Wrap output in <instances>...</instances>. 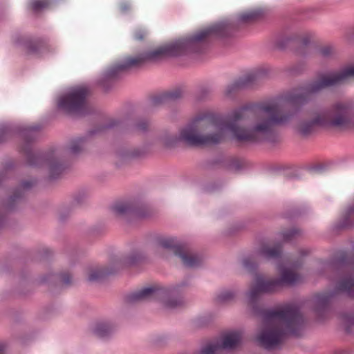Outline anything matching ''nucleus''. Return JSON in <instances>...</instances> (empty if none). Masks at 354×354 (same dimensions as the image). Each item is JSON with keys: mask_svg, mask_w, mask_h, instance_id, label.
Listing matches in <instances>:
<instances>
[{"mask_svg": "<svg viewBox=\"0 0 354 354\" xmlns=\"http://www.w3.org/2000/svg\"><path fill=\"white\" fill-rule=\"evenodd\" d=\"M292 115L277 102L263 103L255 109L245 106L234 110L225 119L206 113L183 127L178 137L165 138L164 143L167 147L178 141L191 146L216 145L225 140L227 132L239 142L268 140L274 135V127L286 124Z\"/></svg>", "mask_w": 354, "mask_h": 354, "instance_id": "f257e3e1", "label": "nucleus"}, {"mask_svg": "<svg viewBox=\"0 0 354 354\" xmlns=\"http://www.w3.org/2000/svg\"><path fill=\"white\" fill-rule=\"evenodd\" d=\"M261 314L263 329L257 335V340L267 349L277 348L288 335L299 336L303 330L304 318L297 307L293 304L263 310Z\"/></svg>", "mask_w": 354, "mask_h": 354, "instance_id": "f03ea898", "label": "nucleus"}, {"mask_svg": "<svg viewBox=\"0 0 354 354\" xmlns=\"http://www.w3.org/2000/svg\"><path fill=\"white\" fill-rule=\"evenodd\" d=\"M227 30V26L223 23L212 25L201 30L192 37L179 39L136 57H127L122 61L113 66L109 73L110 75L114 76L118 73L140 66L147 62L157 61L165 57L183 55L189 48L209 37H224Z\"/></svg>", "mask_w": 354, "mask_h": 354, "instance_id": "7ed1b4c3", "label": "nucleus"}, {"mask_svg": "<svg viewBox=\"0 0 354 354\" xmlns=\"http://www.w3.org/2000/svg\"><path fill=\"white\" fill-rule=\"evenodd\" d=\"M346 129L354 127V106L348 102H337L328 109H314L308 120L301 122L298 129L303 135L312 133L316 127Z\"/></svg>", "mask_w": 354, "mask_h": 354, "instance_id": "20e7f679", "label": "nucleus"}, {"mask_svg": "<svg viewBox=\"0 0 354 354\" xmlns=\"http://www.w3.org/2000/svg\"><path fill=\"white\" fill-rule=\"evenodd\" d=\"M39 129L36 125L23 129L21 133L24 139V146L20 150L26 154L27 161L30 165L38 167L46 165L48 169L49 177L54 179L65 170L66 165L61 159V153L57 150L53 151L46 156L35 154L32 151L30 143L35 140Z\"/></svg>", "mask_w": 354, "mask_h": 354, "instance_id": "39448f33", "label": "nucleus"}, {"mask_svg": "<svg viewBox=\"0 0 354 354\" xmlns=\"http://www.w3.org/2000/svg\"><path fill=\"white\" fill-rule=\"evenodd\" d=\"M353 77H354V64L338 72L322 75L317 80L293 90L286 98L291 104H303L313 93L328 86L344 83Z\"/></svg>", "mask_w": 354, "mask_h": 354, "instance_id": "423d86ee", "label": "nucleus"}, {"mask_svg": "<svg viewBox=\"0 0 354 354\" xmlns=\"http://www.w3.org/2000/svg\"><path fill=\"white\" fill-rule=\"evenodd\" d=\"M279 279H268L263 275L258 274L252 285L248 297L249 304L254 310L261 294L275 292L284 286H292L301 281V276L290 267L279 265Z\"/></svg>", "mask_w": 354, "mask_h": 354, "instance_id": "0eeeda50", "label": "nucleus"}, {"mask_svg": "<svg viewBox=\"0 0 354 354\" xmlns=\"http://www.w3.org/2000/svg\"><path fill=\"white\" fill-rule=\"evenodd\" d=\"M339 271L342 276L337 282L335 291L323 292L315 296L316 311H325L332 297L336 294L342 292L354 297V259L343 254L339 261Z\"/></svg>", "mask_w": 354, "mask_h": 354, "instance_id": "6e6552de", "label": "nucleus"}, {"mask_svg": "<svg viewBox=\"0 0 354 354\" xmlns=\"http://www.w3.org/2000/svg\"><path fill=\"white\" fill-rule=\"evenodd\" d=\"M89 95L88 86H75L57 101L59 109L68 113H83L87 107V97Z\"/></svg>", "mask_w": 354, "mask_h": 354, "instance_id": "1a4fd4ad", "label": "nucleus"}, {"mask_svg": "<svg viewBox=\"0 0 354 354\" xmlns=\"http://www.w3.org/2000/svg\"><path fill=\"white\" fill-rule=\"evenodd\" d=\"M158 245L164 249L170 250L174 255L180 258L185 266L194 268L200 265L201 259L192 253L186 245L180 243L174 238H164L158 241Z\"/></svg>", "mask_w": 354, "mask_h": 354, "instance_id": "9d476101", "label": "nucleus"}, {"mask_svg": "<svg viewBox=\"0 0 354 354\" xmlns=\"http://www.w3.org/2000/svg\"><path fill=\"white\" fill-rule=\"evenodd\" d=\"M242 340V334L239 331H233L226 334L221 344L209 343L204 346L201 354H218L223 348H233L237 346Z\"/></svg>", "mask_w": 354, "mask_h": 354, "instance_id": "9b49d317", "label": "nucleus"}, {"mask_svg": "<svg viewBox=\"0 0 354 354\" xmlns=\"http://www.w3.org/2000/svg\"><path fill=\"white\" fill-rule=\"evenodd\" d=\"M263 73L261 72L250 73L245 76L240 77L238 80L227 86L225 91L227 97H232L239 89L249 87L254 85L261 77Z\"/></svg>", "mask_w": 354, "mask_h": 354, "instance_id": "f8f14e48", "label": "nucleus"}, {"mask_svg": "<svg viewBox=\"0 0 354 354\" xmlns=\"http://www.w3.org/2000/svg\"><path fill=\"white\" fill-rule=\"evenodd\" d=\"M165 293V290L156 287H149L129 294L126 299L128 303L157 299Z\"/></svg>", "mask_w": 354, "mask_h": 354, "instance_id": "ddd939ff", "label": "nucleus"}, {"mask_svg": "<svg viewBox=\"0 0 354 354\" xmlns=\"http://www.w3.org/2000/svg\"><path fill=\"white\" fill-rule=\"evenodd\" d=\"M281 252V245L279 243H264L261 250L260 253L266 258H277Z\"/></svg>", "mask_w": 354, "mask_h": 354, "instance_id": "4468645a", "label": "nucleus"}, {"mask_svg": "<svg viewBox=\"0 0 354 354\" xmlns=\"http://www.w3.org/2000/svg\"><path fill=\"white\" fill-rule=\"evenodd\" d=\"M183 95V91L180 88H176L173 91L163 93L159 96H156L153 98V104H158L163 102L170 100H176L180 97Z\"/></svg>", "mask_w": 354, "mask_h": 354, "instance_id": "2eb2a0df", "label": "nucleus"}, {"mask_svg": "<svg viewBox=\"0 0 354 354\" xmlns=\"http://www.w3.org/2000/svg\"><path fill=\"white\" fill-rule=\"evenodd\" d=\"M262 15L260 10H252L243 12L239 16V20L244 23H250L257 20Z\"/></svg>", "mask_w": 354, "mask_h": 354, "instance_id": "dca6fc26", "label": "nucleus"}, {"mask_svg": "<svg viewBox=\"0 0 354 354\" xmlns=\"http://www.w3.org/2000/svg\"><path fill=\"white\" fill-rule=\"evenodd\" d=\"M53 0H30L29 8L35 12H39L50 7Z\"/></svg>", "mask_w": 354, "mask_h": 354, "instance_id": "f3484780", "label": "nucleus"}, {"mask_svg": "<svg viewBox=\"0 0 354 354\" xmlns=\"http://www.w3.org/2000/svg\"><path fill=\"white\" fill-rule=\"evenodd\" d=\"M140 258V256L137 254L123 257L120 259H117L114 263L118 268L123 266H130L135 264Z\"/></svg>", "mask_w": 354, "mask_h": 354, "instance_id": "a211bd4d", "label": "nucleus"}, {"mask_svg": "<svg viewBox=\"0 0 354 354\" xmlns=\"http://www.w3.org/2000/svg\"><path fill=\"white\" fill-rule=\"evenodd\" d=\"M114 271L113 270H107L104 268H96L90 270L88 276V279L91 281H94L100 279L104 276L111 274Z\"/></svg>", "mask_w": 354, "mask_h": 354, "instance_id": "6ab92c4d", "label": "nucleus"}, {"mask_svg": "<svg viewBox=\"0 0 354 354\" xmlns=\"http://www.w3.org/2000/svg\"><path fill=\"white\" fill-rule=\"evenodd\" d=\"M111 331L112 328L108 323H98L94 329L95 334L100 337L108 336Z\"/></svg>", "mask_w": 354, "mask_h": 354, "instance_id": "aec40b11", "label": "nucleus"}, {"mask_svg": "<svg viewBox=\"0 0 354 354\" xmlns=\"http://www.w3.org/2000/svg\"><path fill=\"white\" fill-rule=\"evenodd\" d=\"M112 209L117 215H123L131 212L132 207L127 203H118L113 206Z\"/></svg>", "mask_w": 354, "mask_h": 354, "instance_id": "412c9836", "label": "nucleus"}, {"mask_svg": "<svg viewBox=\"0 0 354 354\" xmlns=\"http://www.w3.org/2000/svg\"><path fill=\"white\" fill-rule=\"evenodd\" d=\"M34 183L35 182L33 180H28L23 182L21 184V187L19 189H17L10 197V203H14L15 201H16L17 199L22 196L23 194L21 190V188L24 190L28 189L30 188L34 185Z\"/></svg>", "mask_w": 354, "mask_h": 354, "instance_id": "4be33fe9", "label": "nucleus"}, {"mask_svg": "<svg viewBox=\"0 0 354 354\" xmlns=\"http://www.w3.org/2000/svg\"><path fill=\"white\" fill-rule=\"evenodd\" d=\"M84 140L82 138H77L71 142L70 145V152L73 154L79 153L84 147Z\"/></svg>", "mask_w": 354, "mask_h": 354, "instance_id": "5701e85b", "label": "nucleus"}, {"mask_svg": "<svg viewBox=\"0 0 354 354\" xmlns=\"http://www.w3.org/2000/svg\"><path fill=\"white\" fill-rule=\"evenodd\" d=\"M234 297V293L231 290H224L217 296L218 302H227Z\"/></svg>", "mask_w": 354, "mask_h": 354, "instance_id": "b1692460", "label": "nucleus"}, {"mask_svg": "<svg viewBox=\"0 0 354 354\" xmlns=\"http://www.w3.org/2000/svg\"><path fill=\"white\" fill-rule=\"evenodd\" d=\"M243 266L245 269L251 270L256 267L257 263L253 257H248L243 260Z\"/></svg>", "mask_w": 354, "mask_h": 354, "instance_id": "393cba45", "label": "nucleus"}, {"mask_svg": "<svg viewBox=\"0 0 354 354\" xmlns=\"http://www.w3.org/2000/svg\"><path fill=\"white\" fill-rule=\"evenodd\" d=\"M299 234V231L296 229H290L283 233V238L285 241H289Z\"/></svg>", "mask_w": 354, "mask_h": 354, "instance_id": "a878e982", "label": "nucleus"}, {"mask_svg": "<svg viewBox=\"0 0 354 354\" xmlns=\"http://www.w3.org/2000/svg\"><path fill=\"white\" fill-rule=\"evenodd\" d=\"M120 11L122 13L127 12L131 9V5L129 1H122L119 5Z\"/></svg>", "mask_w": 354, "mask_h": 354, "instance_id": "bb28decb", "label": "nucleus"}, {"mask_svg": "<svg viewBox=\"0 0 354 354\" xmlns=\"http://www.w3.org/2000/svg\"><path fill=\"white\" fill-rule=\"evenodd\" d=\"M333 51V49L330 46H324L319 50L321 55H322L324 57L329 56L330 55L332 54Z\"/></svg>", "mask_w": 354, "mask_h": 354, "instance_id": "cd10ccee", "label": "nucleus"}, {"mask_svg": "<svg viewBox=\"0 0 354 354\" xmlns=\"http://www.w3.org/2000/svg\"><path fill=\"white\" fill-rule=\"evenodd\" d=\"M181 301L176 299H171L166 301L165 304L169 308H176L181 305Z\"/></svg>", "mask_w": 354, "mask_h": 354, "instance_id": "c85d7f7f", "label": "nucleus"}, {"mask_svg": "<svg viewBox=\"0 0 354 354\" xmlns=\"http://www.w3.org/2000/svg\"><path fill=\"white\" fill-rule=\"evenodd\" d=\"M61 281L64 284H69L71 283V276L68 273L62 274L60 276Z\"/></svg>", "mask_w": 354, "mask_h": 354, "instance_id": "c756f323", "label": "nucleus"}, {"mask_svg": "<svg viewBox=\"0 0 354 354\" xmlns=\"http://www.w3.org/2000/svg\"><path fill=\"white\" fill-rule=\"evenodd\" d=\"M10 135V130L8 129H4L0 131V139L1 141L4 140V136H8Z\"/></svg>", "mask_w": 354, "mask_h": 354, "instance_id": "7c9ffc66", "label": "nucleus"}, {"mask_svg": "<svg viewBox=\"0 0 354 354\" xmlns=\"http://www.w3.org/2000/svg\"><path fill=\"white\" fill-rule=\"evenodd\" d=\"M354 210L353 209H349L348 212L346 213V221H345V223L344 224V227H348V226H350L351 225V223H350L348 221V217H350L351 216V214L352 212H353Z\"/></svg>", "mask_w": 354, "mask_h": 354, "instance_id": "2f4dec72", "label": "nucleus"}, {"mask_svg": "<svg viewBox=\"0 0 354 354\" xmlns=\"http://www.w3.org/2000/svg\"><path fill=\"white\" fill-rule=\"evenodd\" d=\"M148 127L147 122H142L138 124V129L142 131L146 130Z\"/></svg>", "mask_w": 354, "mask_h": 354, "instance_id": "473e14b6", "label": "nucleus"}, {"mask_svg": "<svg viewBox=\"0 0 354 354\" xmlns=\"http://www.w3.org/2000/svg\"><path fill=\"white\" fill-rule=\"evenodd\" d=\"M134 37L138 40H141L145 37V34L142 32H136L134 34Z\"/></svg>", "mask_w": 354, "mask_h": 354, "instance_id": "72a5a7b5", "label": "nucleus"}, {"mask_svg": "<svg viewBox=\"0 0 354 354\" xmlns=\"http://www.w3.org/2000/svg\"><path fill=\"white\" fill-rule=\"evenodd\" d=\"M6 350V344L4 343H0V354H4Z\"/></svg>", "mask_w": 354, "mask_h": 354, "instance_id": "f704fd0d", "label": "nucleus"}, {"mask_svg": "<svg viewBox=\"0 0 354 354\" xmlns=\"http://www.w3.org/2000/svg\"><path fill=\"white\" fill-rule=\"evenodd\" d=\"M308 42H309V37H308V36H306L303 39V43L304 45H307Z\"/></svg>", "mask_w": 354, "mask_h": 354, "instance_id": "c9c22d12", "label": "nucleus"}]
</instances>
